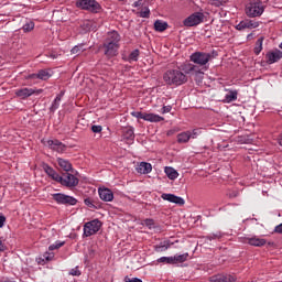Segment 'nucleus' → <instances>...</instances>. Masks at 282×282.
<instances>
[{
  "instance_id": "48",
  "label": "nucleus",
  "mask_w": 282,
  "mask_h": 282,
  "mask_svg": "<svg viewBox=\"0 0 282 282\" xmlns=\"http://www.w3.org/2000/svg\"><path fill=\"white\" fill-rule=\"evenodd\" d=\"M171 109H173V107H171V106H164V107L162 108V113H170Z\"/></svg>"
},
{
  "instance_id": "1",
  "label": "nucleus",
  "mask_w": 282,
  "mask_h": 282,
  "mask_svg": "<svg viewBox=\"0 0 282 282\" xmlns=\"http://www.w3.org/2000/svg\"><path fill=\"white\" fill-rule=\"evenodd\" d=\"M120 34L116 31L108 33L107 39L104 42V54L107 58H113L118 56V51L120 50Z\"/></svg>"
},
{
  "instance_id": "23",
  "label": "nucleus",
  "mask_w": 282,
  "mask_h": 282,
  "mask_svg": "<svg viewBox=\"0 0 282 282\" xmlns=\"http://www.w3.org/2000/svg\"><path fill=\"white\" fill-rule=\"evenodd\" d=\"M185 261H188V253L175 254L172 257V265L184 263Z\"/></svg>"
},
{
  "instance_id": "11",
  "label": "nucleus",
  "mask_w": 282,
  "mask_h": 282,
  "mask_svg": "<svg viewBox=\"0 0 282 282\" xmlns=\"http://www.w3.org/2000/svg\"><path fill=\"white\" fill-rule=\"evenodd\" d=\"M101 226H102V223H100V220H98V219L88 221L84 226V235L86 237H91V235H96V232H98V230H100Z\"/></svg>"
},
{
  "instance_id": "24",
  "label": "nucleus",
  "mask_w": 282,
  "mask_h": 282,
  "mask_svg": "<svg viewBox=\"0 0 282 282\" xmlns=\"http://www.w3.org/2000/svg\"><path fill=\"white\" fill-rule=\"evenodd\" d=\"M189 140H191V131H185L177 134L178 144H186Z\"/></svg>"
},
{
  "instance_id": "7",
  "label": "nucleus",
  "mask_w": 282,
  "mask_h": 282,
  "mask_svg": "<svg viewBox=\"0 0 282 282\" xmlns=\"http://www.w3.org/2000/svg\"><path fill=\"white\" fill-rule=\"evenodd\" d=\"M131 116L138 118L139 120H145L147 122H162L164 117L155 113H147L140 111H132Z\"/></svg>"
},
{
  "instance_id": "26",
  "label": "nucleus",
  "mask_w": 282,
  "mask_h": 282,
  "mask_svg": "<svg viewBox=\"0 0 282 282\" xmlns=\"http://www.w3.org/2000/svg\"><path fill=\"white\" fill-rule=\"evenodd\" d=\"M164 173L169 177V180H172V181L177 180V177H180V173L176 172V170L173 167L166 166L164 169Z\"/></svg>"
},
{
  "instance_id": "17",
  "label": "nucleus",
  "mask_w": 282,
  "mask_h": 282,
  "mask_svg": "<svg viewBox=\"0 0 282 282\" xmlns=\"http://www.w3.org/2000/svg\"><path fill=\"white\" fill-rule=\"evenodd\" d=\"M161 199H164V202H170L171 204H176L177 206H184L186 202L184 198L176 196L175 194H162Z\"/></svg>"
},
{
  "instance_id": "20",
  "label": "nucleus",
  "mask_w": 282,
  "mask_h": 282,
  "mask_svg": "<svg viewBox=\"0 0 282 282\" xmlns=\"http://www.w3.org/2000/svg\"><path fill=\"white\" fill-rule=\"evenodd\" d=\"M100 199L102 202H113V192L109 188H99L98 191Z\"/></svg>"
},
{
  "instance_id": "29",
  "label": "nucleus",
  "mask_w": 282,
  "mask_h": 282,
  "mask_svg": "<svg viewBox=\"0 0 282 282\" xmlns=\"http://www.w3.org/2000/svg\"><path fill=\"white\" fill-rule=\"evenodd\" d=\"M169 28V23L162 21V20H156L154 22V30L156 32H164V30H166Z\"/></svg>"
},
{
  "instance_id": "14",
  "label": "nucleus",
  "mask_w": 282,
  "mask_h": 282,
  "mask_svg": "<svg viewBox=\"0 0 282 282\" xmlns=\"http://www.w3.org/2000/svg\"><path fill=\"white\" fill-rule=\"evenodd\" d=\"M256 28H259V21L250 19H245L236 25V30H238L239 32L243 30H256Z\"/></svg>"
},
{
  "instance_id": "49",
  "label": "nucleus",
  "mask_w": 282,
  "mask_h": 282,
  "mask_svg": "<svg viewBox=\"0 0 282 282\" xmlns=\"http://www.w3.org/2000/svg\"><path fill=\"white\" fill-rule=\"evenodd\" d=\"M274 232H278V235H282V224L275 226Z\"/></svg>"
},
{
  "instance_id": "31",
  "label": "nucleus",
  "mask_w": 282,
  "mask_h": 282,
  "mask_svg": "<svg viewBox=\"0 0 282 282\" xmlns=\"http://www.w3.org/2000/svg\"><path fill=\"white\" fill-rule=\"evenodd\" d=\"M263 41H264V37L261 36L256 42L254 54H257V56H259L263 50Z\"/></svg>"
},
{
  "instance_id": "50",
  "label": "nucleus",
  "mask_w": 282,
  "mask_h": 282,
  "mask_svg": "<svg viewBox=\"0 0 282 282\" xmlns=\"http://www.w3.org/2000/svg\"><path fill=\"white\" fill-rule=\"evenodd\" d=\"M140 6H142V0L133 2L132 8H140Z\"/></svg>"
},
{
  "instance_id": "38",
  "label": "nucleus",
  "mask_w": 282,
  "mask_h": 282,
  "mask_svg": "<svg viewBox=\"0 0 282 282\" xmlns=\"http://www.w3.org/2000/svg\"><path fill=\"white\" fill-rule=\"evenodd\" d=\"M209 3L215 8H220V6H224V3H228V0H209Z\"/></svg>"
},
{
  "instance_id": "39",
  "label": "nucleus",
  "mask_w": 282,
  "mask_h": 282,
  "mask_svg": "<svg viewBox=\"0 0 282 282\" xmlns=\"http://www.w3.org/2000/svg\"><path fill=\"white\" fill-rule=\"evenodd\" d=\"M63 246H65V241H56L48 247V250H58V248H63Z\"/></svg>"
},
{
  "instance_id": "35",
  "label": "nucleus",
  "mask_w": 282,
  "mask_h": 282,
  "mask_svg": "<svg viewBox=\"0 0 282 282\" xmlns=\"http://www.w3.org/2000/svg\"><path fill=\"white\" fill-rule=\"evenodd\" d=\"M23 32L28 33V32H32V30H34V22L33 21H29L26 22L23 26H22Z\"/></svg>"
},
{
  "instance_id": "52",
  "label": "nucleus",
  "mask_w": 282,
  "mask_h": 282,
  "mask_svg": "<svg viewBox=\"0 0 282 282\" xmlns=\"http://www.w3.org/2000/svg\"><path fill=\"white\" fill-rule=\"evenodd\" d=\"M3 250H6V245L0 240V252H3Z\"/></svg>"
},
{
  "instance_id": "3",
  "label": "nucleus",
  "mask_w": 282,
  "mask_h": 282,
  "mask_svg": "<svg viewBox=\"0 0 282 282\" xmlns=\"http://www.w3.org/2000/svg\"><path fill=\"white\" fill-rule=\"evenodd\" d=\"M245 12L249 19H256V17H261L265 12V6L261 0H251L247 3Z\"/></svg>"
},
{
  "instance_id": "34",
  "label": "nucleus",
  "mask_w": 282,
  "mask_h": 282,
  "mask_svg": "<svg viewBox=\"0 0 282 282\" xmlns=\"http://www.w3.org/2000/svg\"><path fill=\"white\" fill-rule=\"evenodd\" d=\"M80 52H85V44H78L70 50V54L78 55V54H80Z\"/></svg>"
},
{
  "instance_id": "40",
  "label": "nucleus",
  "mask_w": 282,
  "mask_h": 282,
  "mask_svg": "<svg viewBox=\"0 0 282 282\" xmlns=\"http://www.w3.org/2000/svg\"><path fill=\"white\" fill-rule=\"evenodd\" d=\"M124 138H127V140H133V138H135V134L133 133L132 128H129L126 130Z\"/></svg>"
},
{
  "instance_id": "47",
  "label": "nucleus",
  "mask_w": 282,
  "mask_h": 282,
  "mask_svg": "<svg viewBox=\"0 0 282 282\" xmlns=\"http://www.w3.org/2000/svg\"><path fill=\"white\" fill-rule=\"evenodd\" d=\"M43 257L46 261H52V259H54V253H44Z\"/></svg>"
},
{
  "instance_id": "12",
  "label": "nucleus",
  "mask_w": 282,
  "mask_h": 282,
  "mask_svg": "<svg viewBox=\"0 0 282 282\" xmlns=\"http://www.w3.org/2000/svg\"><path fill=\"white\" fill-rule=\"evenodd\" d=\"M39 96L43 94V89H34V88H21L15 90V95L18 98H22V100H25V98H30V96Z\"/></svg>"
},
{
  "instance_id": "18",
  "label": "nucleus",
  "mask_w": 282,
  "mask_h": 282,
  "mask_svg": "<svg viewBox=\"0 0 282 282\" xmlns=\"http://www.w3.org/2000/svg\"><path fill=\"white\" fill-rule=\"evenodd\" d=\"M210 282H235L237 278L231 274L219 273L209 278Z\"/></svg>"
},
{
  "instance_id": "45",
  "label": "nucleus",
  "mask_w": 282,
  "mask_h": 282,
  "mask_svg": "<svg viewBox=\"0 0 282 282\" xmlns=\"http://www.w3.org/2000/svg\"><path fill=\"white\" fill-rule=\"evenodd\" d=\"M93 133H102V126H91Z\"/></svg>"
},
{
  "instance_id": "15",
  "label": "nucleus",
  "mask_w": 282,
  "mask_h": 282,
  "mask_svg": "<svg viewBox=\"0 0 282 282\" xmlns=\"http://www.w3.org/2000/svg\"><path fill=\"white\" fill-rule=\"evenodd\" d=\"M281 58H282V51L279 48L269 51L265 54V61L268 65H274V63H279Z\"/></svg>"
},
{
  "instance_id": "19",
  "label": "nucleus",
  "mask_w": 282,
  "mask_h": 282,
  "mask_svg": "<svg viewBox=\"0 0 282 282\" xmlns=\"http://www.w3.org/2000/svg\"><path fill=\"white\" fill-rule=\"evenodd\" d=\"M245 243H248L249 246H253L256 248H262V246H265L268 241L263 238H259L257 236H253L251 238H245Z\"/></svg>"
},
{
  "instance_id": "6",
  "label": "nucleus",
  "mask_w": 282,
  "mask_h": 282,
  "mask_svg": "<svg viewBox=\"0 0 282 282\" xmlns=\"http://www.w3.org/2000/svg\"><path fill=\"white\" fill-rule=\"evenodd\" d=\"M178 69H181V72H184V74H188L189 76H194L195 79L197 80V78H199L202 80V78H204V72H202V68H199V66L191 64V63H185L182 64Z\"/></svg>"
},
{
  "instance_id": "37",
  "label": "nucleus",
  "mask_w": 282,
  "mask_h": 282,
  "mask_svg": "<svg viewBox=\"0 0 282 282\" xmlns=\"http://www.w3.org/2000/svg\"><path fill=\"white\" fill-rule=\"evenodd\" d=\"M158 263H169L173 265V257H161L158 259Z\"/></svg>"
},
{
  "instance_id": "5",
  "label": "nucleus",
  "mask_w": 282,
  "mask_h": 282,
  "mask_svg": "<svg viewBox=\"0 0 282 282\" xmlns=\"http://www.w3.org/2000/svg\"><path fill=\"white\" fill-rule=\"evenodd\" d=\"M213 58L212 53L195 52L189 56V61L199 67H206L207 63H210Z\"/></svg>"
},
{
  "instance_id": "10",
  "label": "nucleus",
  "mask_w": 282,
  "mask_h": 282,
  "mask_svg": "<svg viewBox=\"0 0 282 282\" xmlns=\"http://www.w3.org/2000/svg\"><path fill=\"white\" fill-rule=\"evenodd\" d=\"M78 177L74 176V174H69L68 172H66L63 174V176H61L58 184H62V186H66L67 188H75V186H78Z\"/></svg>"
},
{
  "instance_id": "21",
  "label": "nucleus",
  "mask_w": 282,
  "mask_h": 282,
  "mask_svg": "<svg viewBox=\"0 0 282 282\" xmlns=\"http://www.w3.org/2000/svg\"><path fill=\"white\" fill-rule=\"evenodd\" d=\"M152 171L153 166L151 165V163L147 162H141L137 167V172L141 173V175H149V173H151Z\"/></svg>"
},
{
  "instance_id": "2",
  "label": "nucleus",
  "mask_w": 282,
  "mask_h": 282,
  "mask_svg": "<svg viewBox=\"0 0 282 282\" xmlns=\"http://www.w3.org/2000/svg\"><path fill=\"white\" fill-rule=\"evenodd\" d=\"M163 80L164 83H166V85H184L185 83L188 82V77L186 76V74H184L183 72H181V69H170L166 70L163 75Z\"/></svg>"
},
{
  "instance_id": "33",
  "label": "nucleus",
  "mask_w": 282,
  "mask_h": 282,
  "mask_svg": "<svg viewBox=\"0 0 282 282\" xmlns=\"http://www.w3.org/2000/svg\"><path fill=\"white\" fill-rule=\"evenodd\" d=\"M171 248V246L166 242H161L160 245L154 247L155 252H166V249Z\"/></svg>"
},
{
  "instance_id": "16",
  "label": "nucleus",
  "mask_w": 282,
  "mask_h": 282,
  "mask_svg": "<svg viewBox=\"0 0 282 282\" xmlns=\"http://www.w3.org/2000/svg\"><path fill=\"white\" fill-rule=\"evenodd\" d=\"M50 78H52V73L47 69H40L37 73L28 76L29 80H50Z\"/></svg>"
},
{
  "instance_id": "36",
  "label": "nucleus",
  "mask_w": 282,
  "mask_h": 282,
  "mask_svg": "<svg viewBox=\"0 0 282 282\" xmlns=\"http://www.w3.org/2000/svg\"><path fill=\"white\" fill-rule=\"evenodd\" d=\"M139 17H141V19H149V17H151V10H149V7L141 10Z\"/></svg>"
},
{
  "instance_id": "8",
  "label": "nucleus",
  "mask_w": 282,
  "mask_h": 282,
  "mask_svg": "<svg viewBox=\"0 0 282 282\" xmlns=\"http://www.w3.org/2000/svg\"><path fill=\"white\" fill-rule=\"evenodd\" d=\"M53 199L56 204H62L64 206H76L78 204V199L74 196H69L63 193L53 194Z\"/></svg>"
},
{
  "instance_id": "13",
  "label": "nucleus",
  "mask_w": 282,
  "mask_h": 282,
  "mask_svg": "<svg viewBox=\"0 0 282 282\" xmlns=\"http://www.w3.org/2000/svg\"><path fill=\"white\" fill-rule=\"evenodd\" d=\"M42 142L44 147H48V149H52V151H56L57 153H64V151L67 149L63 142L56 139L47 141L43 140Z\"/></svg>"
},
{
  "instance_id": "51",
  "label": "nucleus",
  "mask_w": 282,
  "mask_h": 282,
  "mask_svg": "<svg viewBox=\"0 0 282 282\" xmlns=\"http://www.w3.org/2000/svg\"><path fill=\"white\" fill-rule=\"evenodd\" d=\"M6 224L4 216H0V228H3V225Z\"/></svg>"
},
{
  "instance_id": "43",
  "label": "nucleus",
  "mask_w": 282,
  "mask_h": 282,
  "mask_svg": "<svg viewBox=\"0 0 282 282\" xmlns=\"http://www.w3.org/2000/svg\"><path fill=\"white\" fill-rule=\"evenodd\" d=\"M207 239L209 241H213V239H221V232H216V234H213L210 236H207Z\"/></svg>"
},
{
  "instance_id": "4",
  "label": "nucleus",
  "mask_w": 282,
  "mask_h": 282,
  "mask_svg": "<svg viewBox=\"0 0 282 282\" xmlns=\"http://www.w3.org/2000/svg\"><path fill=\"white\" fill-rule=\"evenodd\" d=\"M75 6L79 10H86L87 12H93V14H98L102 10V7L96 0H76Z\"/></svg>"
},
{
  "instance_id": "46",
  "label": "nucleus",
  "mask_w": 282,
  "mask_h": 282,
  "mask_svg": "<svg viewBox=\"0 0 282 282\" xmlns=\"http://www.w3.org/2000/svg\"><path fill=\"white\" fill-rule=\"evenodd\" d=\"M124 282H142V280L138 279V278H129V276H126Z\"/></svg>"
},
{
  "instance_id": "44",
  "label": "nucleus",
  "mask_w": 282,
  "mask_h": 282,
  "mask_svg": "<svg viewBox=\"0 0 282 282\" xmlns=\"http://www.w3.org/2000/svg\"><path fill=\"white\" fill-rule=\"evenodd\" d=\"M69 274L72 276H80V270L78 269V267H76L69 271Z\"/></svg>"
},
{
  "instance_id": "22",
  "label": "nucleus",
  "mask_w": 282,
  "mask_h": 282,
  "mask_svg": "<svg viewBox=\"0 0 282 282\" xmlns=\"http://www.w3.org/2000/svg\"><path fill=\"white\" fill-rule=\"evenodd\" d=\"M43 170L46 173V175L51 177V180H54V182H57V183L59 182L61 176L56 173V171L52 166L44 164Z\"/></svg>"
},
{
  "instance_id": "32",
  "label": "nucleus",
  "mask_w": 282,
  "mask_h": 282,
  "mask_svg": "<svg viewBox=\"0 0 282 282\" xmlns=\"http://www.w3.org/2000/svg\"><path fill=\"white\" fill-rule=\"evenodd\" d=\"M143 225L147 226V228H149V230H153V229L158 228V226L155 225V220H153L151 218H147L145 220H143Z\"/></svg>"
},
{
  "instance_id": "42",
  "label": "nucleus",
  "mask_w": 282,
  "mask_h": 282,
  "mask_svg": "<svg viewBox=\"0 0 282 282\" xmlns=\"http://www.w3.org/2000/svg\"><path fill=\"white\" fill-rule=\"evenodd\" d=\"M84 204L88 207V208H96V205H94V200L91 198H86L84 200Z\"/></svg>"
},
{
  "instance_id": "54",
  "label": "nucleus",
  "mask_w": 282,
  "mask_h": 282,
  "mask_svg": "<svg viewBox=\"0 0 282 282\" xmlns=\"http://www.w3.org/2000/svg\"><path fill=\"white\" fill-rule=\"evenodd\" d=\"M280 50H282V43L279 45Z\"/></svg>"
},
{
  "instance_id": "53",
  "label": "nucleus",
  "mask_w": 282,
  "mask_h": 282,
  "mask_svg": "<svg viewBox=\"0 0 282 282\" xmlns=\"http://www.w3.org/2000/svg\"><path fill=\"white\" fill-rule=\"evenodd\" d=\"M279 144H280V147H282V139L279 140Z\"/></svg>"
},
{
  "instance_id": "9",
  "label": "nucleus",
  "mask_w": 282,
  "mask_h": 282,
  "mask_svg": "<svg viewBox=\"0 0 282 282\" xmlns=\"http://www.w3.org/2000/svg\"><path fill=\"white\" fill-rule=\"evenodd\" d=\"M199 23H204L203 12H195L183 21V25H185V28H195V25H199Z\"/></svg>"
},
{
  "instance_id": "28",
  "label": "nucleus",
  "mask_w": 282,
  "mask_h": 282,
  "mask_svg": "<svg viewBox=\"0 0 282 282\" xmlns=\"http://www.w3.org/2000/svg\"><path fill=\"white\" fill-rule=\"evenodd\" d=\"M225 91L229 93L225 96L224 102H235V100H237V90L225 89Z\"/></svg>"
},
{
  "instance_id": "27",
  "label": "nucleus",
  "mask_w": 282,
  "mask_h": 282,
  "mask_svg": "<svg viewBox=\"0 0 282 282\" xmlns=\"http://www.w3.org/2000/svg\"><path fill=\"white\" fill-rule=\"evenodd\" d=\"M138 58H140V50L135 48L128 57L123 58V61L127 63H137Z\"/></svg>"
},
{
  "instance_id": "41",
  "label": "nucleus",
  "mask_w": 282,
  "mask_h": 282,
  "mask_svg": "<svg viewBox=\"0 0 282 282\" xmlns=\"http://www.w3.org/2000/svg\"><path fill=\"white\" fill-rule=\"evenodd\" d=\"M198 135H202V129H194L192 132H191V138L193 140H195L196 138H198Z\"/></svg>"
},
{
  "instance_id": "30",
  "label": "nucleus",
  "mask_w": 282,
  "mask_h": 282,
  "mask_svg": "<svg viewBox=\"0 0 282 282\" xmlns=\"http://www.w3.org/2000/svg\"><path fill=\"white\" fill-rule=\"evenodd\" d=\"M63 96H64V93H61L59 95L56 96V98L54 99V101L50 108V110L52 112L56 111V109H58V107H61V100H62Z\"/></svg>"
},
{
  "instance_id": "25",
  "label": "nucleus",
  "mask_w": 282,
  "mask_h": 282,
  "mask_svg": "<svg viewBox=\"0 0 282 282\" xmlns=\"http://www.w3.org/2000/svg\"><path fill=\"white\" fill-rule=\"evenodd\" d=\"M57 164L59 167H62L63 171H65L66 173H69V171H72V163H69L67 160L65 159H61L57 158Z\"/></svg>"
}]
</instances>
